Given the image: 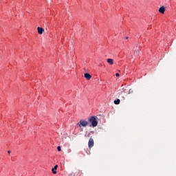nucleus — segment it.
<instances>
[{"mask_svg":"<svg viewBox=\"0 0 176 176\" xmlns=\"http://www.w3.org/2000/svg\"><path fill=\"white\" fill-rule=\"evenodd\" d=\"M37 31H38V34H39V35H42L43 34V31H45V30L43 28L38 27Z\"/></svg>","mask_w":176,"mask_h":176,"instance_id":"39448f33","label":"nucleus"},{"mask_svg":"<svg viewBox=\"0 0 176 176\" xmlns=\"http://www.w3.org/2000/svg\"><path fill=\"white\" fill-rule=\"evenodd\" d=\"M131 89H129L127 87L123 88L121 91V94H124V96H127V94H130V91Z\"/></svg>","mask_w":176,"mask_h":176,"instance_id":"7ed1b4c3","label":"nucleus"},{"mask_svg":"<svg viewBox=\"0 0 176 176\" xmlns=\"http://www.w3.org/2000/svg\"><path fill=\"white\" fill-rule=\"evenodd\" d=\"M125 39H129V37H127V36H126V37H125Z\"/></svg>","mask_w":176,"mask_h":176,"instance_id":"4468645a","label":"nucleus"},{"mask_svg":"<svg viewBox=\"0 0 176 176\" xmlns=\"http://www.w3.org/2000/svg\"><path fill=\"white\" fill-rule=\"evenodd\" d=\"M165 10L166 9L164 8V6H162L159 9L160 13H162V14H164Z\"/></svg>","mask_w":176,"mask_h":176,"instance_id":"6e6552de","label":"nucleus"},{"mask_svg":"<svg viewBox=\"0 0 176 176\" xmlns=\"http://www.w3.org/2000/svg\"><path fill=\"white\" fill-rule=\"evenodd\" d=\"M107 63H108L110 65H113V59H112V58H108V59H107Z\"/></svg>","mask_w":176,"mask_h":176,"instance_id":"1a4fd4ad","label":"nucleus"},{"mask_svg":"<svg viewBox=\"0 0 176 176\" xmlns=\"http://www.w3.org/2000/svg\"><path fill=\"white\" fill-rule=\"evenodd\" d=\"M8 154H10V151H8Z\"/></svg>","mask_w":176,"mask_h":176,"instance_id":"ddd939ff","label":"nucleus"},{"mask_svg":"<svg viewBox=\"0 0 176 176\" xmlns=\"http://www.w3.org/2000/svg\"><path fill=\"white\" fill-rule=\"evenodd\" d=\"M114 104H116V105H119V104H120V99L114 100Z\"/></svg>","mask_w":176,"mask_h":176,"instance_id":"9d476101","label":"nucleus"},{"mask_svg":"<svg viewBox=\"0 0 176 176\" xmlns=\"http://www.w3.org/2000/svg\"><path fill=\"white\" fill-rule=\"evenodd\" d=\"M57 150L58 151V152H61V147L60 146H58L57 147Z\"/></svg>","mask_w":176,"mask_h":176,"instance_id":"9b49d317","label":"nucleus"},{"mask_svg":"<svg viewBox=\"0 0 176 176\" xmlns=\"http://www.w3.org/2000/svg\"><path fill=\"white\" fill-rule=\"evenodd\" d=\"M84 76L87 80H90V79H91V75H90L89 73H85Z\"/></svg>","mask_w":176,"mask_h":176,"instance_id":"423d86ee","label":"nucleus"},{"mask_svg":"<svg viewBox=\"0 0 176 176\" xmlns=\"http://www.w3.org/2000/svg\"><path fill=\"white\" fill-rule=\"evenodd\" d=\"M88 125H89V122L85 120H80L79 122L77 123V126H78L80 128V131H83V128L82 127H86Z\"/></svg>","mask_w":176,"mask_h":176,"instance_id":"f257e3e1","label":"nucleus"},{"mask_svg":"<svg viewBox=\"0 0 176 176\" xmlns=\"http://www.w3.org/2000/svg\"><path fill=\"white\" fill-rule=\"evenodd\" d=\"M89 122H90V123H91V126L93 127H97V125L98 124V122H97L96 116L90 117V118L89 119Z\"/></svg>","mask_w":176,"mask_h":176,"instance_id":"f03ea898","label":"nucleus"},{"mask_svg":"<svg viewBox=\"0 0 176 176\" xmlns=\"http://www.w3.org/2000/svg\"><path fill=\"white\" fill-rule=\"evenodd\" d=\"M57 168H58V165H55V166L52 169L53 174H57Z\"/></svg>","mask_w":176,"mask_h":176,"instance_id":"0eeeda50","label":"nucleus"},{"mask_svg":"<svg viewBox=\"0 0 176 176\" xmlns=\"http://www.w3.org/2000/svg\"><path fill=\"white\" fill-rule=\"evenodd\" d=\"M119 75H120L119 73L116 74V76H119Z\"/></svg>","mask_w":176,"mask_h":176,"instance_id":"f8f14e48","label":"nucleus"},{"mask_svg":"<svg viewBox=\"0 0 176 176\" xmlns=\"http://www.w3.org/2000/svg\"><path fill=\"white\" fill-rule=\"evenodd\" d=\"M94 146V140L93 138H90L88 142V147L89 149H91Z\"/></svg>","mask_w":176,"mask_h":176,"instance_id":"20e7f679","label":"nucleus"}]
</instances>
